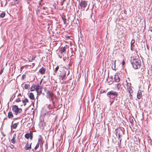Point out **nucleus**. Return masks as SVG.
<instances>
[{"instance_id": "nucleus-43", "label": "nucleus", "mask_w": 152, "mask_h": 152, "mask_svg": "<svg viewBox=\"0 0 152 152\" xmlns=\"http://www.w3.org/2000/svg\"><path fill=\"white\" fill-rule=\"evenodd\" d=\"M133 120L132 119V120H131V119H130V122L131 123H132V122H133Z\"/></svg>"}, {"instance_id": "nucleus-9", "label": "nucleus", "mask_w": 152, "mask_h": 152, "mask_svg": "<svg viewBox=\"0 0 152 152\" xmlns=\"http://www.w3.org/2000/svg\"><path fill=\"white\" fill-rule=\"evenodd\" d=\"M131 83H129L127 82L126 86L128 91L129 93H132V88L131 87Z\"/></svg>"}, {"instance_id": "nucleus-35", "label": "nucleus", "mask_w": 152, "mask_h": 152, "mask_svg": "<svg viewBox=\"0 0 152 152\" xmlns=\"http://www.w3.org/2000/svg\"><path fill=\"white\" fill-rule=\"evenodd\" d=\"M38 142L37 143L40 144L42 142L41 139V138H39L38 140Z\"/></svg>"}, {"instance_id": "nucleus-53", "label": "nucleus", "mask_w": 152, "mask_h": 152, "mask_svg": "<svg viewBox=\"0 0 152 152\" xmlns=\"http://www.w3.org/2000/svg\"><path fill=\"white\" fill-rule=\"evenodd\" d=\"M4 89H5V88L4 87V88H3V89H2L3 90V91H4Z\"/></svg>"}, {"instance_id": "nucleus-3", "label": "nucleus", "mask_w": 152, "mask_h": 152, "mask_svg": "<svg viewBox=\"0 0 152 152\" xmlns=\"http://www.w3.org/2000/svg\"><path fill=\"white\" fill-rule=\"evenodd\" d=\"M115 134L117 136H118V139L120 140V142H121V139H120V137L121 136V134L123 133V131L121 129H116L115 130Z\"/></svg>"}, {"instance_id": "nucleus-5", "label": "nucleus", "mask_w": 152, "mask_h": 152, "mask_svg": "<svg viewBox=\"0 0 152 152\" xmlns=\"http://www.w3.org/2000/svg\"><path fill=\"white\" fill-rule=\"evenodd\" d=\"M87 3L86 1H81L79 2V6L80 7V9H83V10H85L84 8L87 6Z\"/></svg>"}, {"instance_id": "nucleus-21", "label": "nucleus", "mask_w": 152, "mask_h": 152, "mask_svg": "<svg viewBox=\"0 0 152 152\" xmlns=\"http://www.w3.org/2000/svg\"><path fill=\"white\" fill-rule=\"evenodd\" d=\"M35 58H26V59L25 60L26 61H28V62H32V60L34 59Z\"/></svg>"}, {"instance_id": "nucleus-37", "label": "nucleus", "mask_w": 152, "mask_h": 152, "mask_svg": "<svg viewBox=\"0 0 152 152\" xmlns=\"http://www.w3.org/2000/svg\"><path fill=\"white\" fill-rule=\"evenodd\" d=\"M15 4H18L19 3V0H13Z\"/></svg>"}, {"instance_id": "nucleus-24", "label": "nucleus", "mask_w": 152, "mask_h": 152, "mask_svg": "<svg viewBox=\"0 0 152 152\" xmlns=\"http://www.w3.org/2000/svg\"><path fill=\"white\" fill-rule=\"evenodd\" d=\"M121 86V84L119 83H117L116 84V88L118 90H119L120 89Z\"/></svg>"}, {"instance_id": "nucleus-48", "label": "nucleus", "mask_w": 152, "mask_h": 152, "mask_svg": "<svg viewBox=\"0 0 152 152\" xmlns=\"http://www.w3.org/2000/svg\"><path fill=\"white\" fill-rule=\"evenodd\" d=\"M66 58H63V60L64 61H65V59H66Z\"/></svg>"}, {"instance_id": "nucleus-1", "label": "nucleus", "mask_w": 152, "mask_h": 152, "mask_svg": "<svg viewBox=\"0 0 152 152\" xmlns=\"http://www.w3.org/2000/svg\"><path fill=\"white\" fill-rule=\"evenodd\" d=\"M130 61L133 68L135 69H138L140 67L141 61L139 58H131Z\"/></svg>"}, {"instance_id": "nucleus-32", "label": "nucleus", "mask_w": 152, "mask_h": 152, "mask_svg": "<svg viewBox=\"0 0 152 152\" xmlns=\"http://www.w3.org/2000/svg\"><path fill=\"white\" fill-rule=\"evenodd\" d=\"M134 47V45H132V47H131V50L134 51L135 50Z\"/></svg>"}, {"instance_id": "nucleus-29", "label": "nucleus", "mask_w": 152, "mask_h": 152, "mask_svg": "<svg viewBox=\"0 0 152 152\" xmlns=\"http://www.w3.org/2000/svg\"><path fill=\"white\" fill-rule=\"evenodd\" d=\"M5 14L4 12H3L1 14V18H3L5 16Z\"/></svg>"}, {"instance_id": "nucleus-33", "label": "nucleus", "mask_w": 152, "mask_h": 152, "mask_svg": "<svg viewBox=\"0 0 152 152\" xmlns=\"http://www.w3.org/2000/svg\"><path fill=\"white\" fill-rule=\"evenodd\" d=\"M9 146L12 149H13L14 148V146L11 144Z\"/></svg>"}, {"instance_id": "nucleus-34", "label": "nucleus", "mask_w": 152, "mask_h": 152, "mask_svg": "<svg viewBox=\"0 0 152 152\" xmlns=\"http://www.w3.org/2000/svg\"><path fill=\"white\" fill-rule=\"evenodd\" d=\"M15 101L17 102H20L21 100L20 98H18V99H16Z\"/></svg>"}, {"instance_id": "nucleus-47", "label": "nucleus", "mask_w": 152, "mask_h": 152, "mask_svg": "<svg viewBox=\"0 0 152 152\" xmlns=\"http://www.w3.org/2000/svg\"><path fill=\"white\" fill-rule=\"evenodd\" d=\"M2 2L1 3V6H3V5L2 4Z\"/></svg>"}, {"instance_id": "nucleus-49", "label": "nucleus", "mask_w": 152, "mask_h": 152, "mask_svg": "<svg viewBox=\"0 0 152 152\" xmlns=\"http://www.w3.org/2000/svg\"><path fill=\"white\" fill-rule=\"evenodd\" d=\"M39 5H40V4H41V2H39Z\"/></svg>"}, {"instance_id": "nucleus-25", "label": "nucleus", "mask_w": 152, "mask_h": 152, "mask_svg": "<svg viewBox=\"0 0 152 152\" xmlns=\"http://www.w3.org/2000/svg\"><path fill=\"white\" fill-rule=\"evenodd\" d=\"M76 15L79 17L80 18L81 16V12H80L79 10H77V13H76Z\"/></svg>"}, {"instance_id": "nucleus-56", "label": "nucleus", "mask_w": 152, "mask_h": 152, "mask_svg": "<svg viewBox=\"0 0 152 152\" xmlns=\"http://www.w3.org/2000/svg\"><path fill=\"white\" fill-rule=\"evenodd\" d=\"M6 4H5V5H4V6H5V5H6Z\"/></svg>"}, {"instance_id": "nucleus-20", "label": "nucleus", "mask_w": 152, "mask_h": 152, "mask_svg": "<svg viewBox=\"0 0 152 152\" xmlns=\"http://www.w3.org/2000/svg\"><path fill=\"white\" fill-rule=\"evenodd\" d=\"M29 98L32 100L34 99V96L33 94L32 93H30L28 95Z\"/></svg>"}, {"instance_id": "nucleus-15", "label": "nucleus", "mask_w": 152, "mask_h": 152, "mask_svg": "<svg viewBox=\"0 0 152 152\" xmlns=\"http://www.w3.org/2000/svg\"><path fill=\"white\" fill-rule=\"evenodd\" d=\"M116 60L114 61H112V65L111 66L112 68L113 69L115 70V62H116Z\"/></svg>"}, {"instance_id": "nucleus-51", "label": "nucleus", "mask_w": 152, "mask_h": 152, "mask_svg": "<svg viewBox=\"0 0 152 152\" xmlns=\"http://www.w3.org/2000/svg\"><path fill=\"white\" fill-rule=\"evenodd\" d=\"M42 0H40L39 2H42Z\"/></svg>"}, {"instance_id": "nucleus-8", "label": "nucleus", "mask_w": 152, "mask_h": 152, "mask_svg": "<svg viewBox=\"0 0 152 152\" xmlns=\"http://www.w3.org/2000/svg\"><path fill=\"white\" fill-rule=\"evenodd\" d=\"M67 47V45H66L64 47L62 46L61 48L60 51L61 52V54H63V56H64V53L65 54V52H66V49L67 48H66Z\"/></svg>"}, {"instance_id": "nucleus-13", "label": "nucleus", "mask_w": 152, "mask_h": 152, "mask_svg": "<svg viewBox=\"0 0 152 152\" xmlns=\"http://www.w3.org/2000/svg\"><path fill=\"white\" fill-rule=\"evenodd\" d=\"M16 137V134H13L12 139L11 140V142L12 143L15 144L16 142L15 139Z\"/></svg>"}, {"instance_id": "nucleus-28", "label": "nucleus", "mask_w": 152, "mask_h": 152, "mask_svg": "<svg viewBox=\"0 0 152 152\" xmlns=\"http://www.w3.org/2000/svg\"><path fill=\"white\" fill-rule=\"evenodd\" d=\"M29 86V84H25L24 85V88L26 89H28Z\"/></svg>"}, {"instance_id": "nucleus-54", "label": "nucleus", "mask_w": 152, "mask_h": 152, "mask_svg": "<svg viewBox=\"0 0 152 152\" xmlns=\"http://www.w3.org/2000/svg\"><path fill=\"white\" fill-rule=\"evenodd\" d=\"M78 8H79V9H80L79 6V7H78Z\"/></svg>"}, {"instance_id": "nucleus-41", "label": "nucleus", "mask_w": 152, "mask_h": 152, "mask_svg": "<svg viewBox=\"0 0 152 152\" xmlns=\"http://www.w3.org/2000/svg\"><path fill=\"white\" fill-rule=\"evenodd\" d=\"M66 38L67 39H69L70 38V37L69 36H66Z\"/></svg>"}, {"instance_id": "nucleus-57", "label": "nucleus", "mask_w": 152, "mask_h": 152, "mask_svg": "<svg viewBox=\"0 0 152 152\" xmlns=\"http://www.w3.org/2000/svg\"><path fill=\"white\" fill-rule=\"evenodd\" d=\"M29 1H31V0H29Z\"/></svg>"}, {"instance_id": "nucleus-12", "label": "nucleus", "mask_w": 152, "mask_h": 152, "mask_svg": "<svg viewBox=\"0 0 152 152\" xmlns=\"http://www.w3.org/2000/svg\"><path fill=\"white\" fill-rule=\"evenodd\" d=\"M45 69L43 67H42L41 69H40L39 71V72L41 74L43 75L45 73Z\"/></svg>"}, {"instance_id": "nucleus-55", "label": "nucleus", "mask_w": 152, "mask_h": 152, "mask_svg": "<svg viewBox=\"0 0 152 152\" xmlns=\"http://www.w3.org/2000/svg\"><path fill=\"white\" fill-rule=\"evenodd\" d=\"M71 56H73V53H72V55H71Z\"/></svg>"}, {"instance_id": "nucleus-17", "label": "nucleus", "mask_w": 152, "mask_h": 152, "mask_svg": "<svg viewBox=\"0 0 152 152\" xmlns=\"http://www.w3.org/2000/svg\"><path fill=\"white\" fill-rule=\"evenodd\" d=\"M63 74L61 75V74H60V76L62 80H64L65 79V77L66 76V74L65 72H63Z\"/></svg>"}, {"instance_id": "nucleus-31", "label": "nucleus", "mask_w": 152, "mask_h": 152, "mask_svg": "<svg viewBox=\"0 0 152 152\" xmlns=\"http://www.w3.org/2000/svg\"><path fill=\"white\" fill-rule=\"evenodd\" d=\"M59 69V66H57L55 69L54 72L55 73H56Z\"/></svg>"}, {"instance_id": "nucleus-6", "label": "nucleus", "mask_w": 152, "mask_h": 152, "mask_svg": "<svg viewBox=\"0 0 152 152\" xmlns=\"http://www.w3.org/2000/svg\"><path fill=\"white\" fill-rule=\"evenodd\" d=\"M46 93L47 94V97L50 100L53 101V93H51L49 91H46Z\"/></svg>"}, {"instance_id": "nucleus-52", "label": "nucleus", "mask_w": 152, "mask_h": 152, "mask_svg": "<svg viewBox=\"0 0 152 152\" xmlns=\"http://www.w3.org/2000/svg\"><path fill=\"white\" fill-rule=\"evenodd\" d=\"M42 82V80L40 82V84H41V83Z\"/></svg>"}, {"instance_id": "nucleus-36", "label": "nucleus", "mask_w": 152, "mask_h": 152, "mask_svg": "<svg viewBox=\"0 0 152 152\" xmlns=\"http://www.w3.org/2000/svg\"><path fill=\"white\" fill-rule=\"evenodd\" d=\"M129 93L130 94L129 97H130V99H133V97L132 95L131 94V93Z\"/></svg>"}, {"instance_id": "nucleus-19", "label": "nucleus", "mask_w": 152, "mask_h": 152, "mask_svg": "<svg viewBox=\"0 0 152 152\" xmlns=\"http://www.w3.org/2000/svg\"><path fill=\"white\" fill-rule=\"evenodd\" d=\"M19 123V122H18L17 123H15L13 125H11V129H16Z\"/></svg>"}, {"instance_id": "nucleus-45", "label": "nucleus", "mask_w": 152, "mask_h": 152, "mask_svg": "<svg viewBox=\"0 0 152 152\" xmlns=\"http://www.w3.org/2000/svg\"><path fill=\"white\" fill-rule=\"evenodd\" d=\"M64 3V2H63L62 1V2H61V6H63V5Z\"/></svg>"}, {"instance_id": "nucleus-30", "label": "nucleus", "mask_w": 152, "mask_h": 152, "mask_svg": "<svg viewBox=\"0 0 152 152\" xmlns=\"http://www.w3.org/2000/svg\"><path fill=\"white\" fill-rule=\"evenodd\" d=\"M39 144L37 143L34 148L35 150H36L39 147Z\"/></svg>"}, {"instance_id": "nucleus-14", "label": "nucleus", "mask_w": 152, "mask_h": 152, "mask_svg": "<svg viewBox=\"0 0 152 152\" xmlns=\"http://www.w3.org/2000/svg\"><path fill=\"white\" fill-rule=\"evenodd\" d=\"M114 79L115 81L117 82H119L120 81V78L118 75H115Z\"/></svg>"}, {"instance_id": "nucleus-38", "label": "nucleus", "mask_w": 152, "mask_h": 152, "mask_svg": "<svg viewBox=\"0 0 152 152\" xmlns=\"http://www.w3.org/2000/svg\"><path fill=\"white\" fill-rule=\"evenodd\" d=\"M125 64V62L124 61V59H123L122 60V65H124Z\"/></svg>"}, {"instance_id": "nucleus-27", "label": "nucleus", "mask_w": 152, "mask_h": 152, "mask_svg": "<svg viewBox=\"0 0 152 152\" xmlns=\"http://www.w3.org/2000/svg\"><path fill=\"white\" fill-rule=\"evenodd\" d=\"M135 43V40L134 39H132L131 42V47H132V45H134Z\"/></svg>"}, {"instance_id": "nucleus-22", "label": "nucleus", "mask_w": 152, "mask_h": 152, "mask_svg": "<svg viewBox=\"0 0 152 152\" xmlns=\"http://www.w3.org/2000/svg\"><path fill=\"white\" fill-rule=\"evenodd\" d=\"M8 117L10 118H12L13 117V115L12 112H9L8 114Z\"/></svg>"}, {"instance_id": "nucleus-23", "label": "nucleus", "mask_w": 152, "mask_h": 152, "mask_svg": "<svg viewBox=\"0 0 152 152\" xmlns=\"http://www.w3.org/2000/svg\"><path fill=\"white\" fill-rule=\"evenodd\" d=\"M22 101L23 103L24 106L26 105V103L28 102V101L27 98H25L24 99L22 100Z\"/></svg>"}, {"instance_id": "nucleus-10", "label": "nucleus", "mask_w": 152, "mask_h": 152, "mask_svg": "<svg viewBox=\"0 0 152 152\" xmlns=\"http://www.w3.org/2000/svg\"><path fill=\"white\" fill-rule=\"evenodd\" d=\"M32 134V133L31 132H30V133H26L25 135V137L27 139L30 138V139L32 140L33 137Z\"/></svg>"}, {"instance_id": "nucleus-40", "label": "nucleus", "mask_w": 152, "mask_h": 152, "mask_svg": "<svg viewBox=\"0 0 152 152\" xmlns=\"http://www.w3.org/2000/svg\"><path fill=\"white\" fill-rule=\"evenodd\" d=\"M25 76V75H23L22 76V79L23 80L24 78V77Z\"/></svg>"}, {"instance_id": "nucleus-39", "label": "nucleus", "mask_w": 152, "mask_h": 152, "mask_svg": "<svg viewBox=\"0 0 152 152\" xmlns=\"http://www.w3.org/2000/svg\"><path fill=\"white\" fill-rule=\"evenodd\" d=\"M32 65H30L29 66H32V67H33L34 66V65H35V64H34V63H32Z\"/></svg>"}, {"instance_id": "nucleus-42", "label": "nucleus", "mask_w": 152, "mask_h": 152, "mask_svg": "<svg viewBox=\"0 0 152 152\" xmlns=\"http://www.w3.org/2000/svg\"><path fill=\"white\" fill-rule=\"evenodd\" d=\"M1 134L4 136H5L6 135V134H4V133L2 132H1Z\"/></svg>"}, {"instance_id": "nucleus-18", "label": "nucleus", "mask_w": 152, "mask_h": 152, "mask_svg": "<svg viewBox=\"0 0 152 152\" xmlns=\"http://www.w3.org/2000/svg\"><path fill=\"white\" fill-rule=\"evenodd\" d=\"M42 89V87L41 86L40 89H37L36 90L37 93V96H39L40 95L42 94V91L41 90Z\"/></svg>"}, {"instance_id": "nucleus-7", "label": "nucleus", "mask_w": 152, "mask_h": 152, "mask_svg": "<svg viewBox=\"0 0 152 152\" xmlns=\"http://www.w3.org/2000/svg\"><path fill=\"white\" fill-rule=\"evenodd\" d=\"M38 88L40 89L41 86H39V85H36L33 84L32 85L31 88L30 90L31 91H33L35 90H37V89H38Z\"/></svg>"}, {"instance_id": "nucleus-26", "label": "nucleus", "mask_w": 152, "mask_h": 152, "mask_svg": "<svg viewBox=\"0 0 152 152\" xmlns=\"http://www.w3.org/2000/svg\"><path fill=\"white\" fill-rule=\"evenodd\" d=\"M62 19L63 20L64 23V24H66V23L67 20L65 18H64L63 17H62Z\"/></svg>"}, {"instance_id": "nucleus-50", "label": "nucleus", "mask_w": 152, "mask_h": 152, "mask_svg": "<svg viewBox=\"0 0 152 152\" xmlns=\"http://www.w3.org/2000/svg\"><path fill=\"white\" fill-rule=\"evenodd\" d=\"M66 1V0H63L62 1L64 2Z\"/></svg>"}, {"instance_id": "nucleus-16", "label": "nucleus", "mask_w": 152, "mask_h": 152, "mask_svg": "<svg viewBox=\"0 0 152 152\" xmlns=\"http://www.w3.org/2000/svg\"><path fill=\"white\" fill-rule=\"evenodd\" d=\"M142 96V95L141 91L140 90L138 91L137 95V98L138 99H140L141 98Z\"/></svg>"}, {"instance_id": "nucleus-2", "label": "nucleus", "mask_w": 152, "mask_h": 152, "mask_svg": "<svg viewBox=\"0 0 152 152\" xmlns=\"http://www.w3.org/2000/svg\"><path fill=\"white\" fill-rule=\"evenodd\" d=\"M12 111L15 112L16 115H18V113H20L22 111V109L19 108L16 105L12 106Z\"/></svg>"}, {"instance_id": "nucleus-44", "label": "nucleus", "mask_w": 152, "mask_h": 152, "mask_svg": "<svg viewBox=\"0 0 152 152\" xmlns=\"http://www.w3.org/2000/svg\"><path fill=\"white\" fill-rule=\"evenodd\" d=\"M4 68H2L1 70V73H2L3 71L4 70Z\"/></svg>"}, {"instance_id": "nucleus-4", "label": "nucleus", "mask_w": 152, "mask_h": 152, "mask_svg": "<svg viewBox=\"0 0 152 152\" xmlns=\"http://www.w3.org/2000/svg\"><path fill=\"white\" fill-rule=\"evenodd\" d=\"M118 95V93L117 92L113 91H111L107 93V95L110 99L113 98V96H117Z\"/></svg>"}, {"instance_id": "nucleus-11", "label": "nucleus", "mask_w": 152, "mask_h": 152, "mask_svg": "<svg viewBox=\"0 0 152 152\" xmlns=\"http://www.w3.org/2000/svg\"><path fill=\"white\" fill-rule=\"evenodd\" d=\"M31 143L29 144L28 142L24 147V149L25 150L27 151L30 149L31 148Z\"/></svg>"}, {"instance_id": "nucleus-46", "label": "nucleus", "mask_w": 152, "mask_h": 152, "mask_svg": "<svg viewBox=\"0 0 152 152\" xmlns=\"http://www.w3.org/2000/svg\"><path fill=\"white\" fill-rule=\"evenodd\" d=\"M126 10H124V13H126Z\"/></svg>"}]
</instances>
